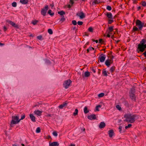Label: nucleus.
I'll return each mask as SVG.
<instances>
[{
  "instance_id": "21",
  "label": "nucleus",
  "mask_w": 146,
  "mask_h": 146,
  "mask_svg": "<svg viewBox=\"0 0 146 146\" xmlns=\"http://www.w3.org/2000/svg\"><path fill=\"white\" fill-rule=\"evenodd\" d=\"M67 103L66 102H64L62 104L60 105L59 106V108L60 109L63 108L67 106Z\"/></svg>"
},
{
  "instance_id": "53",
  "label": "nucleus",
  "mask_w": 146,
  "mask_h": 146,
  "mask_svg": "<svg viewBox=\"0 0 146 146\" xmlns=\"http://www.w3.org/2000/svg\"><path fill=\"white\" fill-rule=\"evenodd\" d=\"M132 0L133 1V3L134 4H136L137 3V0Z\"/></svg>"
},
{
  "instance_id": "29",
  "label": "nucleus",
  "mask_w": 146,
  "mask_h": 146,
  "mask_svg": "<svg viewBox=\"0 0 146 146\" xmlns=\"http://www.w3.org/2000/svg\"><path fill=\"white\" fill-rule=\"evenodd\" d=\"M141 5L143 7L146 6V2L144 1H141Z\"/></svg>"
},
{
  "instance_id": "54",
  "label": "nucleus",
  "mask_w": 146,
  "mask_h": 146,
  "mask_svg": "<svg viewBox=\"0 0 146 146\" xmlns=\"http://www.w3.org/2000/svg\"><path fill=\"white\" fill-rule=\"evenodd\" d=\"M3 28V30L4 31H7V28H6V27L5 26H4Z\"/></svg>"
},
{
  "instance_id": "39",
  "label": "nucleus",
  "mask_w": 146,
  "mask_h": 146,
  "mask_svg": "<svg viewBox=\"0 0 146 146\" xmlns=\"http://www.w3.org/2000/svg\"><path fill=\"white\" fill-rule=\"evenodd\" d=\"M36 132L37 133H39L40 132V129L39 127H38L37 128Z\"/></svg>"
},
{
  "instance_id": "58",
  "label": "nucleus",
  "mask_w": 146,
  "mask_h": 146,
  "mask_svg": "<svg viewBox=\"0 0 146 146\" xmlns=\"http://www.w3.org/2000/svg\"><path fill=\"white\" fill-rule=\"evenodd\" d=\"M93 42H95L96 43H98V42H99L97 40H93Z\"/></svg>"
},
{
  "instance_id": "49",
  "label": "nucleus",
  "mask_w": 146,
  "mask_h": 146,
  "mask_svg": "<svg viewBox=\"0 0 146 146\" xmlns=\"http://www.w3.org/2000/svg\"><path fill=\"white\" fill-rule=\"evenodd\" d=\"M25 117V115L24 114L23 115H22L21 117V118L19 120H23V119H24Z\"/></svg>"
},
{
  "instance_id": "28",
  "label": "nucleus",
  "mask_w": 146,
  "mask_h": 146,
  "mask_svg": "<svg viewBox=\"0 0 146 146\" xmlns=\"http://www.w3.org/2000/svg\"><path fill=\"white\" fill-rule=\"evenodd\" d=\"M135 89L134 88H131L129 92V94L133 93L135 94Z\"/></svg>"
},
{
  "instance_id": "1",
  "label": "nucleus",
  "mask_w": 146,
  "mask_h": 146,
  "mask_svg": "<svg viewBox=\"0 0 146 146\" xmlns=\"http://www.w3.org/2000/svg\"><path fill=\"white\" fill-rule=\"evenodd\" d=\"M139 115L135 114H125L124 116L125 119L124 120V121L128 123H133L136 120L139 119Z\"/></svg>"
},
{
  "instance_id": "47",
  "label": "nucleus",
  "mask_w": 146,
  "mask_h": 146,
  "mask_svg": "<svg viewBox=\"0 0 146 146\" xmlns=\"http://www.w3.org/2000/svg\"><path fill=\"white\" fill-rule=\"evenodd\" d=\"M142 42L144 44H145L146 43V38H145L141 40Z\"/></svg>"
},
{
  "instance_id": "5",
  "label": "nucleus",
  "mask_w": 146,
  "mask_h": 146,
  "mask_svg": "<svg viewBox=\"0 0 146 146\" xmlns=\"http://www.w3.org/2000/svg\"><path fill=\"white\" fill-rule=\"evenodd\" d=\"M48 9V5H46L45 7L42 9L41 11V14L44 16L46 15L47 11Z\"/></svg>"
},
{
  "instance_id": "59",
  "label": "nucleus",
  "mask_w": 146,
  "mask_h": 146,
  "mask_svg": "<svg viewBox=\"0 0 146 146\" xmlns=\"http://www.w3.org/2000/svg\"><path fill=\"white\" fill-rule=\"evenodd\" d=\"M137 11H139L141 9V7L140 6L138 7L137 8Z\"/></svg>"
},
{
  "instance_id": "24",
  "label": "nucleus",
  "mask_w": 146,
  "mask_h": 146,
  "mask_svg": "<svg viewBox=\"0 0 146 146\" xmlns=\"http://www.w3.org/2000/svg\"><path fill=\"white\" fill-rule=\"evenodd\" d=\"M114 133L112 129L110 130V137H112L114 135Z\"/></svg>"
},
{
  "instance_id": "8",
  "label": "nucleus",
  "mask_w": 146,
  "mask_h": 146,
  "mask_svg": "<svg viewBox=\"0 0 146 146\" xmlns=\"http://www.w3.org/2000/svg\"><path fill=\"white\" fill-rule=\"evenodd\" d=\"M106 59V56L104 54H101L99 57V60L101 62H103Z\"/></svg>"
},
{
  "instance_id": "17",
  "label": "nucleus",
  "mask_w": 146,
  "mask_h": 146,
  "mask_svg": "<svg viewBox=\"0 0 146 146\" xmlns=\"http://www.w3.org/2000/svg\"><path fill=\"white\" fill-rule=\"evenodd\" d=\"M105 124L104 122H102L99 125V127L100 129H102L105 127Z\"/></svg>"
},
{
  "instance_id": "36",
  "label": "nucleus",
  "mask_w": 146,
  "mask_h": 146,
  "mask_svg": "<svg viewBox=\"0 0 146 146\" xmlns=\"http://www.w3.org/2000/svg\"><path fill=\"white\" fill-rule=\"evenodd\" d=\"M113 21L112 19V14L110 13V24L113 22Z\"/></svg>"
},
{
  "instance_id": "63",
  "label": "nucleus",
  "mask_w": 146,
  "mask_h": 146,
  "mask_svg": "<svg viewBox=\"0 0 146 146\" xmlns=\"http://www.w3.org/2000/svg\"><path fill=\"white\" fill-rule=\"evenodd\" d=\"M75 144H71V145H70V146H75Z\"/></svg>"
},
{
  "instance_id": "14",
  "label": "nucleus",
  "mask_w": 146,
  "mask_h": 146,
  "mask_svg": "<svg viewBox=\"0 0 146 146\" xmlns=\"http://www.w3.org/2000/svg\"><path fill=\"white\" fill-rule=\"evenodd\" d=\"M88 118L90 119H96V116L95 115L93 114L90 115H88Z\"/></svg>"
},
{
  "instance_id": "37",
  "label": "nucleus",
  "mask_w": 146,
  "mask_h": 146,
  "mask_svg": "<svg viewBox=\"0 0 146 146\" xmlns=\"http://www.w3.org/2000/svg\"><path fill=\"white\" fill-rule=\"evenodd\" d=\"M115 67L114 66H112L110 68V70L111 72H113L115 70Z\"/></svg>"
},
{
  "instance_id": "52",
  "label": "nucleus",
  "mask_w": 146,
  "mask_h": 146,
  "mask_svg": "<svg viewBox=\"0 0 146 146\" xmlns=\"http://www.w3.org/2000/svg\"><path fill=\"white\" fill-rule=\"evenodd\" d=\"M42 38V37L41 36H37V38L39 40H41Z\"/></svg>"
},
{
  "instance_id": "32",
  "label": "nucleus",
  "mask_w": 146,
  "mask_h": 146,
  "mask_svg": "<svg viewBox=\"0 0 146 146\" xmlns=\"http://www.w3.org/2000/svg\"><path fill=\"white\" fill-rule=\"evenodd\" d=\"M65 20V18L64 16H62V18L60 20V21H62V22H63Z\"/></svg>"
},
{
  "instance_id": "12",
  "label": "nucleus",
  "mask_w": 146,
  "mask_h": 146,
  "mask_svg": "<svg viewBox=\"0 0 146 146\" xmlns=\"http://www.w3.org/2000/svg\"><path fill=\"white\" fill-rule=\"evenodd\" d=\"M129 96L130 98L134 101H136V97L135 94L131 93L129 94Z\"/></svg>"
},
{
  "instance_id": "64",
  "label": "nucleus",
  "mask_w": 146,
  "mask_h": 146,
  "mask_svg": "<svg viewBox=\"0 0 146 146\" xmlns=\"http://www.w3.org/2000/svg\"><path fill=\"white\" fill-rule=\"evenodd\" d=\"M4 45V44H2V43H0V46H3V45Z\"/></svg>"
},
{
  "instance_id": "42",
  "label": "nucleus",
  "mask_w": 146,
  "mask_h": 146,
  "mask_svg": "<svg viewBox=\"0 0 146 146\" xmlns=\"http://www.w3.org/2000/svg\"><path fill=\"white\" fill-rule=\"evenodd\" d=\"M53 135L54 136L56 137L58 135L57 132L56 131H54L52 133Z\"/></svg>"
},
{
  "instance_id": "6",
  "label": "nucleus",
  "mask_w": 146,
  "mask_h": 146,
  "mask_svg": "<svg viewBox=\"0 0 146 146\" xmlns=\"http://www.w3.org/2000/svg\"><path fill=\"white\" fill-rule=\"evenodd\" d=\"M71 83V81L70 80H68L65 81L63 84L64 87L66 89L68 88Z\"/></svg>"
},
{
  "instance_id": "11",
  "label": "nucleus",
  "mask_w": 146,
  "mask_h": 146,
  "mask_svg": "<svg viewBox=\"0 0 146 146\" xmlns=\"http://www.w3.org/2000/svg\"><path fill=\"white\" fill-rule=\"evenodd\" d=\"M90 72L88 71H87L84 72V74H82V76L83 78H84L86 77H88L90 76Z\"/></svg>"
},
{
  "instance_id": "2",
  "label": "nucleus",
  "mask_w": 146,
  "mask_h": 146,
  "mask_svg": "<svg viewBox=\"0 0 146 146\" xmlns=\"http://www.w3.org/2000/svg\"><path fill=\"white\" fill-rule=\"evenodd\" d=\"M136 25L139 27V30L141 31L143 27H146V23L142 22L140 20L137 19L135 22Z\"/></svg>"
},
{
  "instance_id": "19",
  "label": "nucleus",
  "mask_w": 146,
  "mask_h": 146,
  "mask_svg": "<svg viewBox=\"0 0 146 146\" xmlns=\"http://www.w3.org/2000/svg\"><path fill=\"white\" fill-rule=\"evenodd\" d=\"M42 111H38V110H36L35 111L34 113L35 114L38 115L40 116L41 115V113H42Z\"/></svg>"
},
{
  "instance_id": "33",
  "label": "nucleus",
  "mask_w": 146,
  "mask_h": 146,
  "mask_svg": "<svg viewBox=\"0 0 146 146\" xmlns=\"http://www.w3.org/2000/svg\"><path fill=\"white\" fill-rule=\"evenodd\" d=\"M38 22V21L36 20H35L33 21L32 22V23L34 25H36L37 23Z\"/></svg>"
},
{
  "instance_id": "25",
  "label": "nucleus",
  "mask_w": 146,
  "mask_h": 146,
  "mask_svg": "<svg viewBox=\"0 0 146 146\" xmlns=\"http://www.w3.org/2000/svg\"><path fill=\"white\" fill-rule=\"evenodd\" d=\"M105 64L108 67L110 66V60L108 59L106 60L105 62Z\"/></svg>"
},
{
  "instance_id": "46",
  "label": "nucleus",
  "mask_w": 146,
  "mask_h": 146,
  "mask_svg": "<svg viewBox=\"0 0 146 146\" xmlns=\"http://www.w3.org/2000/svg\"><path fill=\"white\" fill-rule=\"evenodd\" d=\"M75 112H74L73 113V115L74 116H75L76 115H77L78 112V110H75Z\"/></svg>"
},
{
  "instance_id": "22",
  "label": "nucleus",
  "mask_w": 146,
  "mask_h": 146,
  "mask_svg": "<svg viewBox=\"0 0 146 146\" xmlns=\"http://www.w3.org/2000/svg\"><path fill=\"white\" fill-rule=\"evenodd\" d=\"M139 30V27H138V28L137 27H136V26H133V27L132 31L133 32H135V31H138Z\"/></svg>"
},
{
  "instance_id": "51",
  "label": "nucleus",
  "mask_w": 146,
  "mask_h": 146,
  "mask_svg": "<svg viewBox=\"0 0 146 146\" xmlns=\"http://www.w3.org/2000/svg\"><path fill=\"white\" fill-rule=\"evenodd\" d=\"M122 127H121V126H119V131L120 133H121L122 132Z\"/></svg>"
},
{
  "instance_id": "40",
  "label": "nucleus",
  "mask_w": 146,
  "mask_h": 146,
  "mask_svg": "<svg viewBox=\"0 0 146 146\" xmlns=\"http://www.w3.org/2000/svg\"><path fill=\"white\" fill-rule=\"evenodd\" d=\"M100 0H94V3L95 4H98L100 2Z\"/></svg>"
},
{
  "instance_id": "61",
  "label": "nucleus",
  "mask_w": 146,
  "mask_h": 146,
  "mask_svg": "<svg viewBox=\"0 0 146 146\" xmlns=\"http://www.w3.org/2000/svg\"><path fill=\"white\" fill-rule=\"evenodd\" d=\"M88 107L87 106H85L84 110H88Z\"/></svg>"
},
{
  "instance_id": "13",
  "label": "nucleus",
  "mask_w": 146,
  "mask_h": 146,
  "mask_svg": "<svg viewBox=\"0 0 146 146\" xmlns=\"http://www.w3.org/2000/svg\"><path fill=\"white\" fill-rule=\"evenodd\" d=\"M112 54V52L110 51V64L112 63L113 62V59L115 57V54Z\"/></svg>"
},
{
  "instance_id": "18",
  "label": "nucleus",
  "mask_w": 146,
  "mask_h": 146,
  "mask_svg": "<svg viewBox=\"0 0 146 146\" xmlns=\"http://www.w3.org/2000/svg\"><path fill=\"white\" fill-rule=\"evenodd\" d=\"M30 117L31 120L33 122H35V117L33 114H30L29 115Z\"/></svg>"
},
{
  "instance_id": "30",
  "label": "nucleus",
  "mask_w": 146,
  "mask_h": 146,
  "mask_svg": "<svg viewBox=\"0 0 146 146\" xmlns=\"http://www.w3.org/2000/svg\"><path fill=\"white\" fill-rule=\"evenodd\" d=\"M94 29L92 27H90L88 29V31L92 33L93 32Z\"/></svg>"
},
{
  "instance_id": "60",
  "label": "nucleus",
  "mask_w": 146,
  "mask_h": 146,
  "mask_svg": "<svg viewBox=\"0 0 146 146\" xmlns=\"http://www.w3.org/2000/svg\"><path fill=\"white\" fill-rule=\"evenodd\" d=\"M107 9L108 10H110V6H108L107 7Z\"/></svg>"
},
{
  "instance_id": "34",
  "label": "nucleus",
  "mask_w": 146,
  "mask_h": 146,
  "mask_svg": "<svg viewBox=\"0 0 146 146\" xmlns=\"http://www.w3.org/2000/svg\"><path fill=\"white\" fill-rule=\"evenodd\" d=\"M52 11L50 10H48V13L51 16H53L54 15V13H51Z\"/></svg>"
},
{
  "instance_id": "20",
  "label": "nucleus",
  "mask_w": 146,
  "mask_h": 146,
  "mask_svg": "<svg viewBox=\"0 0 146 146\" xmlns=\"http://www.w3.org/2000/svg\"><path fill=\"white\" fill-rule=\"evenodd\" d=\"M108 72L106 69H105L103 70L102 71V74L104 76H107L108 75Z\"/></svg>"
},
{
  "instance_id": "43",
  "label": "nucleus",
  "mask_w": 146,
  "mask_h": 146,
  "mask_svg": "<svg viewBox=\"0 0 146 146\" xmlns=\"http://www.w3.org/2000/svg\"><path fill=\"white\" fill-rule=\"evenodd\" d=\"M48 32L50 34H52L53 33L51 29H49L48 30Z\"/></svg>"
},
{
  "instance_id": "48",
  "label": "nucleus",
  "mask_w": 146,
  "mask_h": 146,
  "mask_svg": "<svg viewBox=\"0 0 146 146\" xmlns=\"http://www.w3.org/2000/svg\"><path fill=\"white\" fill-rule=\"evenodd\" d=\"M79 25H82L83 23L82 21H79L77 23Z\"/></svg>"
},
{
  "instance_id": "3",
  "label": "nucleus",
  "mask_w": 146,
  "mask_h": 146,
  "mask_svg": "<svg viewBox=\"0 0 146 146\" xmlns=\"http://www.w3.org/2000/svg\"><path fill=\"white\" fill-rule=\"evenodd\" d=\"M12 119L11 122L10 124L11 126L12 125L17 124L20 121L18 116H12Z\"/></svg>"
},
{
  "instance_id": "44",
  "label": "nucleus",
  "mask_w": 146,
  "mask_h": 146,
  "mask_svg": "<svg viewBox=\"0 0 146 146\" xmlns=\"http://www.w3.org/2000/svg\"><path fill=\"white\" fill-rule=\"evenodd\" d=\"M104 41L102 39H100L99 40V43L100 44H103L104 43Z\"/></svg>"
},
{
  "instance_id": "4",
  "label": "nucleus",
  "mask_w": 146,
  "mask_h": 146,
  "mask_svg": "<svg viewBox=\"0 0 146 146\" xmlns=\"http://www.w3.org/2000/svg\"><path fill=\"white\" fill-rule=\"evenodd\" d=\"M138 48L141 52H143L146 48V44H144L141 41L140 43L138 45Z\"/></svg>"
},
{
  "instance_id": "50",
  "label": "nucleus",
  "mask_w": 146,
  "mask_h": 146,
  "mask_svg": "<svg viewBox=\"0 0 146 146\" xmlns=\"http://www.w3.org/2000/svg\"><path fill=\"white\" fill-rule=\"evenodd\" d=\"M116 107L118 110H121V108L119 105H117L116 106Z\"/></svg>"
},
{
  "instance_id": "56",
  "label": "nucleus",
  "mask_w": 146,
  "mask_h": 146,
  "mask_svg": "<svg viewBox=\"0 0 146 146\" xmlns=\"http://www.w3.org/2000/svg\"><path fill=\"white\" fill-rule=\"evenodd\" d=\"M143 54L144 55L145 57H146V51H145L144 52H143Z\"/></svg>"
},
{
  "instance_id": "38",
  "label": "nucleus",
  "mask_w": 146,
  "mask_h": 146,
  "mask_svg": "<svg viewBox=\"0 0 146 146\" xmlns=\"http://www.w3.org/2000/svg\"><path fill=\"white\" fill-rule=\"evenodd\" d=\"M102 106V105H99L97 106L96 107V110H98V109L101 108Z\"/></svg>"
},
{
  "instance_id": "27",
  "label": "nucleus",
  "mask_w": 146,
  "mask_h": 146,
  "mask_svg": "<svg viewBox=\"0 0 146 146\" xmlns=\"http://www.w3.org/2000/svg\"><path fill=\"white\" fill-rule=\"evenodd\" d=\"M58 13L60 14V15L62 16L65 14V13L63 11H61L58 12Z\"/></svg>"
},
{
  "instance_id": "35",
  "label": "nucleus",
  "mask_w": 146,
  "mask_h": 146,
  "mask_svg": "<svg viewBox=\"0 0 146 146\" xmlns=\"http://www.w3.org/2000/svg\"><path fill=\"white\" fill-rule=\"evenodd\" d=\"M12 5L13 7H16L17 5V3L15 2H13L12 4Z\"/></svg>"
},
{
  "instance_id": "31",
  "label": "nucleus",
  "mask_w": 146,
  "mask_h": 146,
  "mask_svg": "<svg viewBox=\"0 0 146 146\" xmlns=\"http://www.w3.org/2000/svg\"><path fill=\"white\" fill-rule=\"evenodd\" d=\"M104 96V93H101L99 94L98 96L99 98H101L103 97Z\"/></svg>"
},
{
  "instance_id": "15",
  "label": "nucleus",
  "mask_w": 146,
  "mask_h": 146,
  "mask_svg": "<svg viewBox=\"0 0 146 146\" xmlns=\"http://www.w3.org/2000/svg\"><path fill=\"white\" fill-rule=\"evenodd\" d=\"M59 145V144L57 142H54L51 143H49L50 146H58Z\"/></svg>"
},
{
  "instance_id": "57",
  "label": "nucleus",
  "mask_w": 146,
  "mask_h": 146,
  "mask_svg": "<svg viewBox=\"0 0 146 146\" xmlns=\"http://www.w3.org/2000/svg\"><path fill=\"white\" fill-rule=\"evenodd\" d=\"M84 112L86 113L89 112V110H84Z\"/></svg>"
},
{
  "instance_id": "45",
  "label": "nucleus",
  "mask_w": 146,
  "mask_h": 146,
  "mask_svg": "<svg viewBox=\"0 0 146 146\" xmlns=\"http://www.w3.org/2000/svg\"><path fill=\"white\" fill-rule=\"evenodd\" d=\"M72 24L74 25H76L77 24V22L75 20H73L72 21Z\"/></svg>"
},
{
  "instance_id": "9",
  "label": "nucleus",
  "mask_w": 146,
  "mask_h": 146,
  "mask_svg": "<svg viewBox=\"0 0 146 146\" xmlns=\"http://www.w3.org/2000/svg\"><path fill=\"white\" fill-rule=\"evenodd\" d=\"M117 29H114L113 26H110V36L111 34L113 33L115 34L117 33Z\"/></svg>"
},
{
  "instance_id": "26",
  "label": "nucleus",
  "mask_w": 146,
  "mask_h": 146,
  "mask_svg": "<svg viewBox=\"0 0 146 146\" xmlns=\"http://www.w3.org/2000/svg\"><path fill=\"white\" fill-rule=\"evenodd\" d=\"M105 14L108 17V24L110 23V19H109L110 18V14L108 13L105 12Z\"/></svg>"
},
{
  "instance_id": "23",
  "label": "nucleus",
  "mask_w": 146,
  "mask_h": 146,
  "mask_svg": "<svg viewBox=\"0 0 146 146\" xmlns=\"http://www.w3.org/2000/svg\"><path fill=\"white\" fill-rule=\"evenodd\" d=\"M28 1V0H20V2L23 4L27 3Z\"/></svg>"
},
{
  "instance_id": "7",
  "label": "nucleus",
  "mask_w": 146,
  "mask_h": 146,
  "mask_svg": "<svg viewBox=\"0 0 146 146\" xmlns=\"http://www.w3.org/2000/svg\"><path fill=\"white\" fill-rule=\"evenodd\" d=\"M6 21L7 23L11 25L13 27L17 28H19L18 25L16 24L13 22H12V21L9 20H6Z\"/></svg>"
},
{
  "instance_id": "10",
  "label": "nucleus",
  "mask_w": 146,
  "mask_h": 146,
  "mask_svg": "<svg viewBox=\"0 0 146 146\" xmlns=\"http://www.w3.org/2000/svg\"><path fill=\"white\" fill-rule=\"evenodd\" d=\"M76 15L78 16L81 19H83L85 17V15L82 12H78L77 13Z\"/></svg>"
},
{
  "instance_id": "55",
  "label": "nucleus",
  "mask_w": 146,
  "mask_h": 146,
  "mask_svg": "<svg viewBox=\"0 0 146 146\" xmlns=\"http://www.w3.org/2000/svg\"><path fill=\"white\" fill-rule=\"evenodd\" d=\"M89 48L90 51L94 50V48L92 47H90Z\"/></svg>"
},
{
  "instance_id": "41",
  "label": "nucleus",
  "mask_w": 146,
  "mask_h": 146,
  "mask_svg": "<svg viewBox=\"0 0 146 146\" xmlns=\"http://www.w3.org/2000/svg\"><path fill=\"white\" fill-rule=\"evenodd\" d=\"M132 126V125L131 124H128L127 126H126L125 127V129H127L128 128Z\"/></svg>"
},
{
  "instance_id": "62",
  "label": "nucleus",
  "mask_w": 146,
  "mask_h": 146,
  "mask_svg": "<svg viewBox=\"0 0 146 146\" xmlns=\"http://www.w3.org/2000/svg\"><path fill=\"white\" fill-rule=\"evenodd\" d=\"M90 50L89 49V48H88L87 50V52H88L90 51Z\"/></svg>"
},
{
  "instance_id": "16",
  "label": "nucleus",
  "mask_w": 146,
  "mask_h": 146,
  "mask_svg": "<svg viewBox=\"0 0 146 146\" xmlns=\"http://www.w3.org/2000/svg\"><path fill=\"white\" fill-rule=\"evenodd\" d=\"M105 36H107L108 37H110V27H109L107 30L105 34H104Z\"/></svg>"
}]
</instances>
